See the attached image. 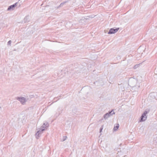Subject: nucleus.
I'll return each mask as SVG.
<instances>
[{"label": "nucleus", "instance_id": "f257e3e1", "mask_svg": "<svg viewBox=\"0 0 157 157\" xmlns=\"http://www.w3.org/2000/svg\"><path fill=\"white\" fill-rule=\"evenodd\" d=\"M16 99L19 101L21 104L22 105H25L26 104V102L27 101V99L25 98L24 97H17Z\"/></svg>", "mask_w": 157, "mask_h": 157}, {"label": "nucleus", "instance_id": "f03ea898", "mask_svg": "<svg viewBox=\"0 0 157 157\" xmlns=\"http://www.w3.org/2000/svg\"><path fill=\"white\" fill-rule=\"evenodd\" d=\"M149 112V110H148V111H145L144 112L140 117V122H141L144 121L146 120L147 117L146 114L148 113Z\"/></svg>", "mask_w": 157, "mask_h": 157}, {"label": "nucleus", "instance_id": "7ed1b4c3", "mask_svg": "<svg viewBox=\"0 0 157 157\" xmlns=\"http://www.w3.org/2000/svg\"><path fill=\"white\" fill-rule=\"evenodd\" d=\"M114 114L115 113L113 109L111 111L109 112L108 113H107L105 114L104 116V118L105 120H106L110 116Z\"/></svg>", "mask_w": 157, "mask_h": 157}, {"label": "nucleus", "instance_id": "20e7f679", "mask_svg": "<svg viewBox=\"0 0 157 157\" xmlns=\"http://www.w3.org/2000/svg\"><path fill=\"white\" fill-rule=\"evenodd\" d=\"M119 29V28L116 29L111 28L110 29L108 33L109 34H113L116 33Z\"/></svg>", "mask_w": 157, "mask_h": 157}, {"label": "nucleus", "instance_id": "39448f33", "mask_svg": "<svg viewBox=\"0 0 157 157\" xmlns=\"http://www.w3.org/2000/svg\"><path fill=\"white\" fill-rule=\"evenodd\" d=\"M43 131H41V128H39L36 133L35 134V136L37 139H38L40 137L39 135L42 133Z\"/></svg>", "mask_w": 157, "mask_h": 157}, {"label": "nucleus", "instance_id": "423d86ee", "mask_svg": "<svg viewBox=\"0 0 157 157\" xmlns=\"http://www.w3.org/2000/svg\"><path fill=\"white\" fill-rule=\"evenodd\" d=\"M17 3H16L15 4L9 6L8 7L7 10H13L14 9V7L17 6Z\"/></svg>", "mask_w": 157, "mask_h": 157}, {"label": "nucleus", "instance_id": "0eeeda50", "mask_svg": "<svg viewBox=\"0 0 157 157\" xmlns=\"http://www.w3.org/2000/svg\"><path fill=\"white\" fill-rule=\"evenodd\" d=\"M48 123L46 122L45 123H44L43 124L41 127V131H44V128L46 127H48Z\"/></svg>", "mask_w": 157, "mask_h": 157}, {"label": "nucleus", "instance_id": "6e6552de", "mask_svg": "<svg viewBox=\"0 0 157 157\" xmlns=\"http://www.w3.org/2000/svg\"><path fill=\"white\" fill-rule=\"evenodd\" d=\"M29 16L26 17L24 19V22L26 23L29 21Z\"/></svg>", "mask_w": 157, "mask_h": 157}, {"label": "nucleus", "instance_id": "1a4fd4ad", "mask_svg": "<svg viewBox=\"0 0 157 157\" xmlns=\"http://www.w3.org/2000/svg\"><path fill=\"white\" fill-rule=\"evenodd\" d=\"M119 124H117L116 126H114L113 128V130L114 131H116L118 128L119 127Z\"/></svg>", "mask_w": 157, "mask_h": 157}, {"label": "nucleus", "instance_id": "9d476101", "mask_svg": "<svg viewBox=\"0 0 157 157\" xmlns=\"http://www.w3.org/2000/svg\"><path fill=\"white\" fill-rule=\"evenodd\" d=\"M67 138V136H63V140H62V141H64L65 140H66Z\"/></svg>", "mask_w": 157, "mask_h": 157}, {"label": "nucleus", "instance_id": "9b49d317", "mask_svg": "<svg viewBox=\"0 0 157 157\" xmlns=\"http://www.w3.org/2000/svg\"><path fill=\"white\" fill-rule=\"evenodd\" d=\"M66 2H63L62 3H61L60 4L59 6L58 7V8H59V7H60L62 6H63V5Z\"/></svg>", "mask_w": 157, "mask_h": 157}, {"label": "nucleus", "instance_id": "f8f14e48", "mask_svg": "<svg viewBox=\"0 0 157 157\" xmlns=\"http://www.w3.org/2000/svg\"><path fill=\"white\" fill-rule=\"evenodd\" d=\"M140 63L138 64H136V65H135L133 67L134 69H136V68H137L139 67V66L140 65Z\"/></svg>", "mask_w": 157, "mask_h": 157}, {"label": "nucleus", "instance_id": "ddd939ff", "mask_svg": "<svg viewBox=\"0 0 157 157\" xmlns=\"http://www.w3.org/2000/svg\"><path fill=\"white\" fill-rule=\"evenodd\" d=\"M11 43V40H10L8 42V43H7L8 44L10 45Z\"/></svg>", "mask_w": 157, "mask_h": 157}, {"label": "nucleus", "instance_id": "4468645a", "mask_svg": "<svg viewBox=\"0 0 157 157\" xmlns=\"http://www.w3.org/2000/svg\"><path fill=\"white\" fill-rule=\"evenodd\" d=\"M102 129H103L102 128H100V132H101L102 131Z\"/></svg>", "mask_w": 157, "mask_h": 157}, {"label": "nucleus", "instance_id": "2eb2a0df", "mask_svg": "<svg viewBox=\"0 0 157 157\" xmlns=\"http://www.w3.org/2000/svg\"><path fill=\"white\" fill-rule=\"evenodd\" d=\"M1 109V107L0 106V109Z\"/></svg>", "mask_w": 157, "mask_h": 157}, {"label": "nucleus", "instance_id": "dca6fc26", "mask_svg": "<svg viewBox=\"0 0 157 157\" xmlns=\"http://www.w3.org/2000/svg\"><path fill=\"white\" fill-rule=\"evenodd\" d=\"M60 113H59L58 114V116H59V114H60Z\"/></svg>", "mask_w": 157, "mask_h": 157}]
</instances>
